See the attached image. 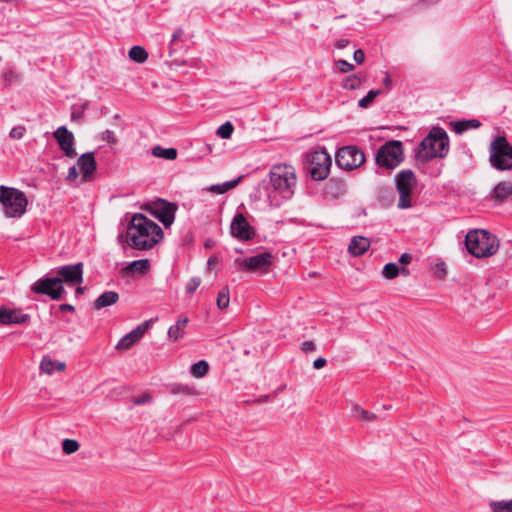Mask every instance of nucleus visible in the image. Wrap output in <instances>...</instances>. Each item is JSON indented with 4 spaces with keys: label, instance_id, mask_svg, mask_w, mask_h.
Wrapping results in <instances>:
<instances>
[{
    "label": "nucleus",
    "instance_id": "1",
    "mask_svg": "<svg viewBox=\"0 0 512 512\" xmlns=\"http://www.w3.org/2000/svg\"><path fill=\"white\" fill-rule=\"evenodd\" d=\"M297 184L296 170L288 164H275L269 171V185L265 187L269 205L280 207L283 202L290 200Z\"/></svg>",
    "mask_w": 512,
    "mask_h": 512
},
{
    "label": "nucleus",
    "instance_id": "2",
    "mask_svg": "<svg viewBox=\"0 0 512 512\" xmlns=\"http://www.w3.org/2000/svg\"><path fill=\"white\" fill-rule=\"evenodd\" d=\"M129 245L137 250H148L163 238V230L143 214H135L127 228Z\"/></svg>",
    "mask_w": 512,
    "mask_h": 512
},
{
    "label": "nucleus",
    "instance_id": "3",
    "mask_svg": "<svg viewBox=\"0 0 512 512\" xmlns=\"http://www.w3.org/2000/svg\"><path fill=\"white\" fill-rule=\"evenodd\" d=\"M449 151V137L440 127H434L420 142L416 149V158L420 161H429L433 158H444Z\"/></svg>",
    "mask_w": 512,
    "mask_h": 512
},
{
    "label": "nucleus",
    "instance_id": "4",
    "mask_svg": "<svg viewBox=\"0 0 512 512\" xmlns=\"http://www.w3.org/2000/svg\"><path fill=\"white\" fill-rule=\"evenodd\" d=\"M465 245L470 254L477 258L494 255L499 249L497 237L483 229H475L467 233Z\"/></svg>",
    "mask_w": 512,
    "mask_h": 512
},
{
    "label": "nucleus",
    "instance_id": "5",
    "mask_svg": "<svg viewBox=\"0 0 512 512\" xmlns=\"http://www.w3.org/2000/svg\"><path fill=\"white\" fill-rule=\"evenodd\" d=\"M0 204L6 217L20 218L26 212L28 199L21 190L1 185Z\"/></svg>",
    "mask_w": 512,
    "mask_h": 512
},
{
    "label": "nucleus",
    "instance_id": "6",
    "mask_svg": "<svg viewBox=\"0 0 512 512\" xmlns=\"http://www.w3.org/2000/svg\"><path fill=\"white\" fill-rule=\"evenodd\" d=\"M489 162L499 171L512 170V145L504 136H497L489 147Z\"/></svg>",
    "mask_w": 512,
    "mask_h": 512
},
{
    "label": "nucleus",
    "instance_id": "7",
    "mask_svg": "<svg viewBox=\"0 0 512 512\" xmlns=\"http://www.w3.org/2000/svg\"><path fill=\"white\" fill-rule=\"evenodd\" d=\"M403 160V144L398 140H390L384 143L375 154L376 165L385 170H394Z\"/></svg>",
    "mask_w": 512,
    "mask_h": 512
},
{
    "label": "nucleus",
    "instance_id": "8",
    "mask_svg": "<svg viewBox=\"0 0 512 512\" xmlns=\"http://www.w3.org/2000/svg\"><path fill=\"white\" fill-rule=\"evenodd\" d=\"M395 182L399 193L398 208L407 209L411 207L410 195L417 183L414 172L410 169L401 170L395 176Z\"/></svg>",
    "mask_w": 512,
    "mask_h": 512
},
{
    "label": "nucleus",
    "instance_id": "9",
    "mask_svg": "<svg viewBox=\"0 0 512 512\" xmlns=\"http://www.w3.org/2000/svg\"><path fill=\"white\" fill-rule=\"evenodd\" d=\"M365 161L364 153L356 146H345L338 149L336 153L337 165L345 170L358 168Z\"/></svg>",
    "mask_w": 512,
    "mask_h": 512
},
{
    "label": "nucleus",
    "instance_id": "10",
    "mask_svg": "<svg viewBox=\"0 0 512 512\" xmlns=\"http://www.w3.org/2000/svg\"><path fill=\"white\" fill-rule=\"evenodd\" d=\"M148 211L154 215L166 228L175 220L177 205L164 199H157L148 204Z\"/></svg>",
    "mask_w": 512,
    "mask_h": 512
},
{
    "label": "nucleus",
    "instance_id": "11",
    "mask_svg": "<svg viewBox=\"0 0 512 512\" xmlns=\"http://www.w3.org/2000/svg\"><path fill=\"white\" fill-rule=\"evenodd\" d=\"M331 165V156L326 151H315L311 156L309 173L314 180H324L330 173Z\"/></svg>",
    "mask_w": 512,
    "mask_h": 512
},
{
    "label": "nucleus",
    "instance_id": "12",
    "mask_svg": "<svg viewBox=\"0 0 512 512\" xmlns=\"http://www.w3.org/2000/svg\"><path fill=\"white\" fill-rule=\"evenodd\" d=\"M32 292L47 295L52 300H60L65 292L60 280L56 277H46L37 280L31 287Z\"/></svg>",
    "mask_w": 512,
    "mask_h": 512
},
{
    "label": "nucleus",
    "instance_id": "13",
    "mask_svg": "<svg viewBox=\"0 0 512 512\" xmlns=\"http://www.w3.org/2000/svg\"><path fill=\"white\" fill-rule=\"evenodd\" d=\"M55 271L57 274L55 277L60 280V285L66 283L69 286H75L83 281V264L81 262L60 266Z\"/></svg>",
    "mask_w": 512,
    "mask_h": 512
},
{
    "label": "nucleus",
    "instance_id": "14",
    "mask_svg": "<svg viewBox=\"0 0 512 512\" xmlns=\"http://www.w3.org/2000/svg\"><path fill=\"white\" fill-rule=\"evenodd\" d=\"M54 138L57 140V143L60 149L63 151L66 157L74 158L77 153L74 148L75 138L71 131L67 129L66 126H60L53 133Z\"/></svg>",
    "mask_w": 512,
    "mask_h": 512
},
{
    "label": "nucleus",
    "instance_id": "15",
    "mask_svg": "<svg viewBox=\"0 0 512 512\" xmlns=\"http://www.w3.org/2000/svg\"><path fill=\"white\" fill-rule=\"evenodd\" d=\"M231 234L243 241L252 239L255 236L254 228L249 224L243 214H236L231 225Z\"/></svg>",
    "mask_w": 512,
    "mask_h": 512
},
{
    "label": "nucleus",
    "instance_id": "16",
    "mask_svg": "<svg viewBox=\"0 0 512 512\" xmlns=\"http://www.w3.org/2000/svg\"><path fill=\"white\" fill-rule=\"evenodd\" d=\"M272 258L270 252H263L246 259L237 258L236 263L245 270L256 271L268 268L272 264Z\"/></svg>",
    "mask_w": 512,
    "mask_h": 512
},
{
    "label": "nucleus",
    "instance_id": "17",
    "mask_svg": "<svg viewBox=\"0 0 512 512\" xmlns=\"http://www.w3.org/2000/svg\"><path fill=\"white\" fill-rule=\"evenodd\" d=\"M149 327V321H145L135 329L124 335L117 343L118 350H127L139 341Z\"/></svg>",
    "mask_w": 512,
    "mask_h": 512
},
{
    "label": "nucleus",
    "instance_id": "18",
    "mask_svg": "<svg viewBox=\"0 0 512 512\" xmlns=\"http://www.w3.org/2000/svg\"><path fill=\"white\" fill-rule=\"evenodd\" d=\"M83 181H90L96 171L97 163L93 152L82 154L77 160Z\"/></svg>",
    "mask_w": 512,
    "mask_h": 512
},
{
    "label": "nucleus",
    "instance_id": "19",
    "mask_svg": "<svg viewBox=\"0 0 512 512\" xmlns=\"http://www.w3.org/2000/svg\"><path fill=\"white\" fill-rule=\"evenodd\" d=\"M29 319V315L20 309L0 307V323L3 325L23 324Z\"/></svg>",
    "mask_w": 512,
    "mask_h": 512
},
{
    "label": "nucleus",
    "instance_id": "20",
    "mask_svg": "<svg viewBox=\"0 0 512 512\" xmlns=\"http://www.w3.org/2000/svg\"><path fill=\"white\" fill-rule=\"evenodd\" d=\"M512 197V182L501 181L491 191L490 199L496 203H504Z\"/></svg>",
    "mask_w": 512,
    "mask_h": 512
},
{
    "label": "nucleus",
    "instance_id": "21",
    "mask_svg": "<svg viewBox=\"0 0 512 512\" xmlns=\"http://www.w3.org/2000/svg\"><path fill=\"white\" fill-rule=\"evenodd\" d=\"M369 246L370 241L368 238L362 236H355L350 241L348 251L353 256H361L368 250Z\"/></svg>",
    "mask_w": 512,
    "mask_h": 512
},
{
    "label": "nucleus",
    "instance_id": "22",
    "mask_svg": "<svg viewBox=\"0 0 512 512\" xmlns=\"http://www.w3.org/2000/svg\"><path fill=\"white\" fill-rule=\"evenodd\" d=\"M119 300V294L115 291H106L102 293L94 302V308L100 310L111 306Z\"/></svg>",
    "mask_w": 512,
    "mask_h": 512
},
{
    "label": "nucleus",
    "instance_id": "23",
    "mask_svg": "<svg viewBox=\"0 0 512 512\" xmlns=\"http://www.w3.org/2000/svg\"><path fill=\"white\" fill-rule=\"evenodd\" d=\"M188 322V318H180L174 325L170 326L168 329L169 339L172 341L181 339L184 336Z\"/></svg>",
    "mask_w": 512,
    "mask_h": 512
},
{
    "label": "nucleus",
    "instance_id": "24",
    "mask_svg": "<svg viewBox=\"0 0 512 512\" xmlns=\"http://www.w3.org/2000/svg\"><path fill=\"white\" fill-rule=\"evenodd\" d=\"M65 368L63 362L53 361L50 357H44L40 363V369L43 373L52 374L54 371H62Z\"/></svg>",
    "mask_w": 512,
    "mask_h": 512
},
{
    "label": "nucleus",
    "instance_id": "25",
    "mask_svg": "<svg viewBox=\"0 0 512 512\" xmlns=\"http://www.w3.org/2000/svg\"><path fill=\"white\" fill-rule=\"evenodd\" d=\"M481 123L476 119L452 122L451 126L456 134H462L469 129L480 127Z\"/></svg>",
    "mask_w": 512,
    "mask_h": 512
},
{
    "label": "nucleus",
    "instance_id": "26",
    "mask_svg": "<svg viewBox=\"0 0 512 512\" xmlns=\"http://www.w3.org/2000/svg\"><path fill=\"white\" fill-rule=\"evenodd\" d=\"M150 269V263L148 259H140L130 262L126 271L129 273L146 274Z\"/></svg>",
    "mask_w": 512,
    "mask_h": 512
},
{
    "label": "nucleus",
    "instance_id": "27",
    "mask_svg": "<svg viewBox=\"0 0 512 512\" xmlns=\"http://www.w3.org/2000/svg\"><path fill=\"white\" fill-rule=\"evenodd\" d=\"M400 273H402L403 275H408L409 274V270L406 269V268H401L399 269L398 265L395 264V263H387L384 268H383V271H382V275L386 278V279H394L395 277H397Z\"/></svg>",
    "mask_w": 512,
    "mask_h": 512
},
{
    "label": "nucleus",
    "instance_id": "28",
    "mask_svg": "<svg viewBox=\"0 0 512 512\" xmlns=\"http://www.w3.org/2000/svg\"><path fill=\"white\" fill-rule=\"evenodd\" d=\"M242 177L243 176H239L236 179H233L231 181H226V182H224L222 184L211 185L208 188V191L214 192V193H217V194H224L227 191L235 188L239 184V182L241 181Z\"/></svg>",
    "mask_w": 512,
    "mask_h": 512
},
{
    "label": "nucleus",
    "instance_id": "29",
    "mask_svg": "<svg viewBox=\"0 0 512 512\" xmlns=\"http://www.w3.org/2000/svg\"><path fill=\"white\" fill-rule=\"evenodd\" d=\"M352 416L360 421H373L377 418L376 414L361 408L358 404H354L351 409Z\"/></svg>",
    "mask_w": 512,
    "mask_h": 512
},
{
    "label": "nucleus",
    "instance_id": "30",
    "mask_svg": "<svg viewBox=\"0 0 512 512\" xmlns=\"http://www.w3.org/2000/svg\"><path fill=\"white\" fill-rule=\"evenodd\" d=\"M152 154L158 158L174 160L177 157V150L175 148H162L161 146L157 145L152 149Z\"/></svg>",
    "mask_w": 512,
    "mask_h": 512
},
{
    "label": "nucleus",
    "instance_id": "31",
    "mask_svg": "<svg viewBox=\"0 0 512 512\" xmlns=\"http://www.w3.org/2000/svg\"><path fill=\"white\" fill-rule=\"evenodd\" d=\"M209 371V364L205 360H200L190 367V373L195 378H203Z\"/></svg>",
    "mask_w": 512,
    "mask_h": 512
},
{
    "label": "nucleus",
    "instance_id": "32",
    "mask_svg": "<svg viewBox=\"0 0 512 512\" xmlns=\"http://www.w3.org/2000/svg\"><path fill=\"white\" fill-rule=\"evenodd\" d=\"M170 392L174 395H196L197 392L193 386L182 383H174L170 386Z\"/></svg>",
    "mask_w": 512,
    "mask_h": 512
},
{
    "label": "nucleus",
    "instance_id": "33",
    "mask_svg": "<svg viewBox=\"0 0 512 512\" xmlns=\"http://www.w3.org/2000/svg\"><path fill=\"white\" fill-rule=\"evenodd\" d=\"M129 58L136 63H144L148 58V53L141 46H133L129 50Z\"/></svg>",
    "mask_w": 512,
    "mask_h": 512
},
{
    "label": "nucleus",
    "instance_id": "34",
    "mask_svg": "<svg viewBox=\"0 0 512 512\" xmlns=\"http://www.w3.org/2000/svg\"><path fill=\"white\" fill-rule=\"evenodd\" d=\"M489 506L492 512H512V499L492 501Z\"/></svg>",
    "mask_w": 512,
    "mask_h": 512
},
{
    "label": "nucleus",
    "instance_id": "35",
    "mask_svg": "<svg viewBox=\"0 0 512 512\" xmlns=\"http://www.w3.org/2000/svg\"><path fill=\"white\" fill-rule=\"evenodd\" d=\"M216 303L219 309H225L229 306L230 292L228 287H224L221 291H219Z\"/></svg>",
    "mask_w": 512,
    "mask_h": 512
},
{
    "label": "nucleus",
    "instance_id": "36",
    "mask_svg": "<svg viewBox=\"0 0 512 512\" xmlns=\"http://www.w3.org/2000/svg\"><path fill=\"white\" fill-rule=\"evenodd\" d=\"M380 94H381V90H379V89L370 90L365 97H363L359 100L358 106L360 108H364V109L368 108L373 103L375 98Z\"/></svg>",
    "mask_w": 512,
    "mask_h": 512
},
{
    "label": "nucleus",
    "instance_id": "37",
    "mask_svg": "<svg viewBox=\"0 0 512 512\" xmlns=\"http://www.w3.org/2000/svg\"><path fill=\"white\" fill-rule=\"evenodd\" d=\"M233 125L230 122H225L217 129V135L222 139H229L233 133Z\"/></svg>",
    "mask_w": 512,
    "mask_h": 512
},
{
    "label": "nucleus",
    "instance_id": "38",
    "mask_svg": "<svg viewBox=\"0 0 512 512\" xmlns=\"http://www.w3.org/2000/svg\"><path fill=\"white\" fill-rule=\"evenodd\" d=\"M79 449V443L73 439H65L62 442V450L66 454L75 453Z\"/></svg>",
    "mask_w": 512,
    "mask_h": 512
},
{
    "label": "nucleus",
    "instance_id": "39",
    "mask_svg": "<svg viewBox=\"0 0 512 512\" xmlns=\"http://www.w3.org/2000/svg\"><path fill=\"white\" fill-rule=\"evenodd\" d=\"M200 284H201L200 277H192L186 285V292L189 294L194 293L198 289Z\"/></svg>",
    "mask_w": 512,
    "mask_h": 512
},
{
    "label": "nucleus",
    "instance_id": "40",
    "mask_svg": "<svg viewBox=\"0 0 512 512\" xmlns=\"http://www.w3.org/2000/svg\"><path fill=\"white\" fill-rule=\"evenodd\" d=\"M359 79L357 76H350L345 80L344 88L349 90H355L359 87Z\"/></svg>",
    "mask_w": 512,
    "mask_h": 512
},
{
    "label": "nucleus",
    "instance_id": "41",
    "mask_svg": "<svg viewBox=\"0 0 512 512\" xmlns=\"http://www.w3.org/2000/svg\"><path fill=\"white\" fill-rule=\"evenodd\" d=\"M25 132H26V129L24 126H16L11 129L9 135L13 139H21V138H23Z\"/></svg>",
    "mask_w": 512,
    "mask_h": 512
},
{
    "label": "nucleus",
    "instance_id": "42",
    "mask_svg": "<svg viewBox=\"0 0 512 512\" xmlns=\"http://www.w3.org/2000/svg\"><path fill=\"white\" fill-rule=\"evenodd\" d=\"M336 66L342 73H347L354 69L353 64L349 63L346 60H338L336 62Z\"/></svg>",
    "mask_w": 512,
    "mask_h": 512
},
{
    "label": "nucleus",
    "instance_id": "43",
    "mask_svg": "<svg viewBox=\"0 0 512 512\" xmlns=\"http://www.w3.org/2000/svg\"><path fill=\"white\" fill-rule=\"evenodd\" d=\"M335 188L339 194L344 191V184L340 180L331 179L328 183V189Z\"/></svg>",
    "mask_w": 512,
    "mask_h": 512
},
{
    "label": "nucleus",
    "instance_id": "44",
    "mask_svg": "<svg viewBox=\"0 0 512 512\" xmlns=\"http://www.w3.org/2000/svg\"><path fill=\"white\" fill-rule=\"evenodd\" d=\"M78 176H79V172H78L76 166H72L68 170L66 179L68 181H75L78 178Z\"/></svg>",
    "mask_w": 512,
    "mask_h": 512
},
{
    "label": "nucleus",
    "instance_id": "45",
    "mask_svg": "<svg viewBox=\"0 0 512 512\" xmlns=\"http://www.w3.org/2000/svg\"><path fill=\"white\" fill-rule=\"evenodd\" d=\"M353 58L357 64H362L365 60V54L361 49L354 52Z\"/></svg>",
    "mask_w": 512,
    "mask_h": 512
},
{
    "label": "nucleus",
    "instance_id": "46",
    "mask_svg": "<svg viewBox=\"0 0 512 512\" xmlns=\"http://www.w3.org/2000/svg\"><path fill=\"white\" fill-rule=\"evenodd\" d=\"M302 351L304 352H311L316 349L315 343L313 341H305L302 343L301 346Z\"/></svg>",
    "mask_w": 512,
    "mask_h": 512
},
{
    "label": "nucleus",
    "instance_id": "47",
    "mask_svg": "<svg viewBox=\"0 0 512 512\" xmlns=\"http://www.w3.org/2000/svg\"><path fill=\"white\" fill-rule=\"evenodd\" d=\"M152 400V397L149 394H144L142 397L135 398L133 400L134 404L141 405L144 403H149Z\"/></svg>",
    "mask_w": 512,
    "mask_h": 512
},
{
    "label": "nucleus",
    "instance_id": "48",
    "mask_svg": "<svg viewBox=\"0 0 512 512\" xmlns=\"http://www.w3.org/2000/svg\"><path fill=\"white\" fill-rule=\"evenodd\" d=\"M326 365V359L319 357L313 362V367L315 369H321Z\"/></svg>",
    "mask_w": 512,
    "mask_h": 512
},
{
    "label": "nucleus",
    "instance_id": "49",
    "mask_svg": "<svg viewBox=\"0 0 512 512\" xmlns=\"http://www.w3.org/2000/svg\"><path fill=\"white\" fill-rule=\"evenodd\" d=\"M183 33L184 32L181 28L176 29L172 34L171 44L174 43L175 41L181 39V37L183 36Z\"/></svg>",
    "mask_w": 512,
    "mask_h": 512
},
{
    "label": "nucleus",
    "instance_id": "50",
    "mask_svg": "<svg viewBox=\"0 0 512 512\" xmlns=\"http://www.w3.org/2000/svg\"><path fill=\"white\" fill-rule=\"evenodd\" d=\"M103 139L107 140L108 142H115L116 141L114 133L112 131H110V130H106L103 133Z\"/></svg>",
    "mask_w": 512,
    "mask_h": 512
},
{
    "label": "nucleus",
    "instance_id": "51",
    "mask_svg": "<svg viewBox=\"0 0 512 512\" xmlns=\"http://www.w3.org/2000/svg\"><path fill=\"white\" fill-rule=\"evenodd\" d=\"M412 260V256L408 253H403L399 258V263L401 264H409Z\"/></svg>",
    "mask_w": 512,
    "mask_h": 512
},
{
    "label": "nucleus",
    "instance_id": "52",
    "mask_svg": "<svg viewBox=\"0 0 512 512\" xmlns=\"http://www.w3.org/2000/svg\"><path fill=\"white\" fill-rule=\"evenodd\" d=\"M349 45V41L347 39H340L336 42L335 46L338 49H344Z\"/></svg>",
    "mask_w": 512,
    "mask_h": 512
},
{
    "label": "nucleus",
    "instance_id": "53",
    "mask_svg": "<svg viewBox=\"0 0 512 512\" xmlns=\"http://www.w3.org/2000/svg\"><path fill=\"white\" fill-rule=\"evenodd\" d=\"M59 308L61 311H71V312L74 311V307L70 304H62V305H60Z\"/></svg>",
    "mask_w": 512,
    "mask_h": 512
},
{
    "label": "nucleus",
    "instance_id": "54",
    "mask_svg": "<svg viewBox=\"0 0 512 512\" xmlns=\"http://www.w3.org/2000/svg\"><path fill=\"white\" fill-rule=\"evenodd\" d=\"M383 82H384V84H385L386 86H389V85L391 84L392 80H391V78H390L389 76H386V77L384 78V81H383Z\"/></svg>",
    "mask_w": 512,
    "mask_h": 512
},
{
    "label": "nucleus",
    "instance_id": "55",
    "mask_svg": "<svg viewBox=\"0 0 512 512\" xmlns=\"http://www.w3.org/2000/svg\"><path fill=\"white\" fill-rule=\"evenodd\" d=\"M84 291H85V288H84V287H80V286H78V287L76 288V293H77V294H83V293H84Z\"/></svg>",
    "mask_w": 512,
    "mask_h": 512
}]
</instances>
